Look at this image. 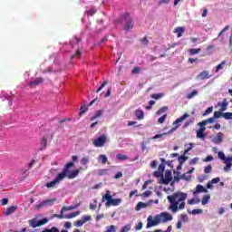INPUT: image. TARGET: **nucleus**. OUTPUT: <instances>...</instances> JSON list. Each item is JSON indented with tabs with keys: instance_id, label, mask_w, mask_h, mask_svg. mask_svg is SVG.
I'll return each mask as SVG.
<instances>
[{
	"instance_id": "obj_62",
	"label": "nucleus",
	"mask_w": 232,
	"mask_h": 232,
	"mask_svg": "<svg viewBox=\"0 0 232 232\" xmlns=\"http://www.w3.org/2000/svg\"><path fill=\"white\" fill-rule=\"evenodd\" d=\"M165 111H168V107H162L158 111V113H165Z\"/></svg>"
},
{
	"instance_id": "obj_60",
	"label": "nucleus",
	"mask_w": 232,
	"mask_h": 232,
	"mask_svg": "<svg viewBox=\"0 0 232 232\" xmlns=\"http://www.w3.org/2000/svg\"><path fill=\"white\" fill-rule=\"evenodd\" d=\"M92 217L90 216H83L82 218V220H83V223L85 224V222H88V220H91Z\"/></svg>"
},
{
	"instance_id": "obj_5",
	"label": "nucleus",
	"mask_w": 232,
	"mask_h": 232,
	"mask_svg": "<svg viewBox=\"0 0 232 232\" xmlns=\"http://www.w3.org/2000/svg\"><path fill=\"white\" fill-rule=\"evenodd\" d=\"M188 117H189V114H188V113L183 114L181 117L178 118L174 121V124H176V127L172 128L169 132H163L161 134H156L154 137H152V139L153 140L160 139L161 137H164L166 135H169V133H171L172 131H175L176 128H179L180 126V124H179V123L182 122L183 121H186V119H188Z\"/></svg>"
},
{
	"instance_id": "obj_35",
	"label": "nucleus",
	"mask_w": 232,
	"mask_h": 232,
	"mask_svg": "<svg viewBox=\"0 0 232 232\" xmlns=\"http://www.w3.org/2000/svg\"><path fill=\"white\" fill-rule=\"evenodd\" d=\"M99 159L102 160V164H106V162H108V157L104 154H101Z\"/></svg>"
},
{
	"instance_id": "obj_64",
	"label": "nucleus",
	"mask_w": 232,
	"mask_h": 232,
	"mask_svg": "<svg viewBox=\"0 0 232 232\" xmlns=\"http://www.w3.org/2000/svg\"><path fill=\"white\" fill-rule=\"evenodd\" d=\"M151 195V190H146L144 193H143V196L144 197H150Z\"/></svg>"
},
{
	"instance_id": "obj_8",
	"label": "nucleus",
	"mask_w": 232,
	"mask_h": 232,
	"mask_svg": "<svg viewBox=\"0 0 232 232\" xmlns=\"http://www.w3.org/2000/svg\"><path fill=\"white\" fill-rule=\"evenodd\" d=\"M147 221H148L146 226L147 229H149V227H153L160 224V219L157 215L154 217V219L152 216H149V218H147Z\"/></svg>"
},
{
	"instance_id": "obj_57",
	"label": "nucleus",
	"mask_w": 232,
	"mask_h": 232,
	"mask_svg": "<svg viewBox=\"0 0 232 232\" xmlns=\"http://www.w3.org/2000/svg\"><path fill=\"white\" fill-rule=\"evenodd\" d=\"M82 166H86V164H88V162H89V160H88V158L87 157H83L82 159Z\"/></svg>"
},
{
	"instance_id": "obj_38",
	"label": "nucleus",
	"mask_w": 232,
	"mask_h": 232,
	"mask_svg": "<svg viewBox=\"0 0 232 232\" xmlns=\"http://www.w3.org/2000/svg\"><path fill=\"white\" fill-rule=\"evenodd\" d=\"M189 54L190 55H197V53H198L199 52H201L200 48L198 49H189Z\"/></svg>"
},
{
	"instance_id": "obj_54",
	"label": "nucleus",
	"mask_w": 232,
	"mask_h": 232,
	"mask_svg": "<svg viewBox=\"0 0 232 232\" xmlns=\"http://www.w3.org/2000/svg\"><path fill=\"white\" fill-rule=\"evenodd\" d=\"M227 30H229V25L225 26L220 33L218 34V37H220V35H222L224 34V32H227Z\"/></svg>"
},
{
	"instance_id": "obj_21",
	"label": "nucleus",
	"mask_w": 232,
	"mask_h": 232,
	"mask_svg": "<svg viewBox=\"0 0 232 232\" xmlns=\"http://www.w3.org/2000/svg\"><path fill=\"white\" fill-rule=\"evenodd\" d=\"M47 146H48V139H46V137L42 138L39 150L43 151V150H46Z\"/></svg>"
},
{
	"instance_id": "obj_25",
	"label": "nucleus",
	"mask_w": 232,
	"mask_h": 232,
	"mask_svg": "<svg viewBox=\"0 0 232 232\" xmlns=\"http://www.w3.org/2000/svg\"><path fill=\"white\" fill-rule=\"evenodd\" d=\"M194 171L195 168H191V169H189L187 173L181 176V179H183L184 180H191V176H187V174L191 175V173H193Z\"/></svg>"
},
{
	"instance_id": "obj_15",
	"label": "nucleus",
	"mask_w": 232,
	"mask_h": 232,
	"mask_svg": "<svg viewBox=\"0 0 232 232\" xmlns=\"http://www.w3.org/2000/svg\"><path fill=\"white\" fill-rule=\"evenodd\" d=\"M214 144H222V141L224 140V133L218 132L216 137L213 138Z\"/></svg>"
},
{
	"instance_id": "obj_33",
	"label": "nucleus",
	"mask_w": 232,
	"mask_h": 232,
	"mask_svg": "<svg viewBox=\"0 0 232 232\" xmlns=\"http://www.w3.org/2000/svg\"><path fill=\"white\" fill-rule=\"evenodd\" d=\"M198 95V91L194 90L187 95V99H193V97Z\"/></svg>"
},
{
	"instance_id": "obj_48",
	"label": "nucleus",
	"mask_w": 232,
	"mask_h": 232,
	"mask_svg": "<svg viewBox=\"0 0 232 232\" xmlns=\"http://www.w3.org/2000/svg\"><path fill=\"white\" fill-rule=\"evenodd\" d=\"M83 224H84V221L82 219H80L74 223V226H76V227H81Z\"/></svg>"
},
{
	"instance_id": "obj_31",
	"label": "nucleus",
	"mask_w": 232,
	"mask_h": 232,
	"mask_svg": "<svg viewBox=\"0 0 232 232\" xmlns=\"http://www.w3.org/2000/svg\"><path fill=\"white\" fill-rule=\"evenodd\" d=\"M185 155H186V154L181 155V156H179V158H178L179 163L180 165H181V164H184V162H186L187 160H188V157L185 156Z\"/></svg>"
},
{
	"instance_id": "obj_47",
	"label": "nucleus",
	"mask_w": 232,
	"mask_h": 232,
	"mask_svg": "<svg viewBox=\"0 0 232 232\" xmlns=\"http://www.w3.org/2000/svg\"><path fill=\"white\" fill-rule=\"evenodd\" d=\"M166 117H168V114H164L163 116L160 117L158 120L159 124H163L164 121H166Z\"/></svg>"
},
{
	"instance_id": "obj_6",
	"label": "nucleus",
	"mask_w": 232,
	"mask_h": 232,
	"mask_svg": "<svg viewBox=\"0 0 232 232\" xmlns=\"http://www.w3.org/2000/svg\"><path fill=\"white\" fill-rule=\"evenodd\" d=\"M157 217L160 219V224H166V222H171L173 220V216L169 212H161Z\"/></svg>"
},
{
	"instance_id": "obj_1",
	"label": "nucleus",
	"mask_w": 232,
	"mask_h": 232,
	"mask_svg": "<svg viewBox=\"0 0 232 232\" xmlns=\"http://www.w3.org/2000/svg\"><path fill=\"white\" fill-rule=\"evenodd\" d=\"M71 168H73V162H68L63 169L62 172L58 173L56 178L50 182L45 184L46 188H53L55 184H59L61 180H64V179H69L70 180L75 179L77 175H79V169L70 170Z\"/></svg>"
},
{
	"instance_id": "obj_16",
	"label": "nucleus",
	"mask_w": 232,
	"mask_h": 232,
	"mask_svg": "<svg viewBox=\"0 0 232 232\" xmlns=\"http://www.w3.org/2000/svg\"><path fill=\"white\" fill-rule=\"evenodd\" d=\"M198 193H208V188H204L202 185H197L193 195H198Z\"/></svg>"
},
{
	"instance_id": "obj_29",
	"label": "nucleus",
	"mask_w": 232,
	"mask_h": 232,
	"mask_svg": "<svg viewBox=\"0 0 232 232\" xmlns=\"http://www.w3.org/2000/svg\"><path fill=\"white\" fill-rule=\"evenodd\" d=\"M211 198V197L209 195H205L202 199H201V204L202 206H206V204H208L209 202V199Z\"/></svg>"
},
{
	"instance_id": "obj_28",
	"label": "nucleus",
	"mask_w": 232,
	"mask_h": 232,
	"mask_svg": "<svg viewBox=\"0 0 232 232\" xmlns=\"http://www.w3.org/2000/svg\"><path fill=\"white\" fill-rule=\"evenodd\" d=\"M188 206H193L194 204H200V198H191L188 201Z\"/></svg>"
},
{
	"instance_id": "obj_51",
	"label": "nucleus",
	"mask_w": 232,
	"mask_h": 232,
	"mask_svg": "<svg viewBox=\"0 0 232 232\" xmlns=\"http://www.w3.org/2000/svg\"><path fill=\"white\" fill-rule=\"evenodd\" d=\"M140 67H134L133 70L131 71V73H133L134 75L137 73L140 72Z\"/></svg>"
},
{
	"instance_id": "obj_42",
	"label": "nucleus",
	"mask_w": 232,
	"mask_h": 232,
	"mask_svg": "<svg viewBox=\"0 0 232 232\" xmlns=\"http://www.w3.org/2000/svg\"><path fill=\"white\" fill-rule=\"evenodd\" d=\"M101 115H102V111H98L95 115H93L92 118H91V121H95V119H99V117H101Z\"/></svg>"
},
{
	"instance_id": "obj_27",
	"label": "nucleus",
	"mask_w": 232,
	"mask_h": 232,
	"mask_svg": "<svg viewBox=\"0 0 232 232\" xmlns=\"http://www.w3.org/2000/svg\"><path fill=\"white\" fill-rule=\"evenodd\" d=\"M227 104L228 102L227 99H224L221 104L218 103V105L221 106L220 111H226V110H227Z\"/></svg>"
},
{
	"instance_id": "obj_26",
	"label": "nucleus",
	"mask_w": 232,
	"mask_h": 232,
	"mask_svg": "<svg viewBox=\"0 0 232 232\" xmlns=\"http://www.w3.org/2000/svg\"><path fill=\"white\" fill-rule=\"evenodd\" d=\"M144 208H148V203L140 201V202H138V204L136 206V211H140Z\"/></svg>"
},
{
	"instance_id": "obj_13",
	"label": "nucleus",
	"mask_w": 232,
	"mask_h": 232,
	"mask_svg": "<svg viewBox=\"0 0 232 232\" xmlns=\"http://www.w3.org/2000/svg\"><path fill=\"white\" fill-rule=\"evenodd\" d=\"M15 211H17V206H12L4 209V215L5 217H10V215H13Z\"/></svg>"
},
{
	"instance_id": "obj_44",
	"label": "nucleus",
	"mask_w": 232,
	"mask_h": 232,
	"mask_svg": "<svg viewBox=\"0 0 232 232\" xmlns=\"http://www.w3.org/2000/svg\"><path fill=\"white\" fill-rule=\"evenodd\" d=\"M222 115H224V112H222L221 111L214 112L215 119H220V117H222Z\"/></svg>"
},
{
	"instance_id": "obj_45",
	"label": "nucleus",
	"mask_w": 232,
	"mask_h": 232,
	"mask_svg": "<svg viewBox=\"0 0 232 232\" xmlns=\"http://www.w3.org/2000/svg\"><path fill=\"white\" fill-rule=\"evenodd\" d=\"M209 113H213V107H208L203 113V117H206V115H209Z\"/></svg>"
},
{
	"instance_id": "obj_37",
	"label": "nucleus",
	"mask_w": 232,
	"mask_h": 232,
	"mask_svg": "<svg viewBox=\"0 0 232 232\" xmlns=\"http://www.w3.org/2000/svg\"><path fill=\"white\" fill-rule=\"evenodd\" d=\"M218 159H220L221 160H224V162H225L226 160H227V158H226V154H224L223 151H219V152L218 153Z\"/></svg>"
},
{
	"instance_id": "obj_61",
	"label": "nucleus",
	"mask_w": 232,
	"mask_h": 232,
	"mask_svg": "<svg viewBox=\"0 0 232 232\" xmlns=\"http://www.w3.org/2000/svg\"><path fill=\"white\" fill-rule=\"evenodd\" d=\"M136 231H140L142 229V222L138 223V225L135 227Z\"/></svg>"
},
{
	"instance_id": "obj_41",
	"label": "nucleus",
	"mask_w": 232,
	"mask_h": 232,
	"mask_svg": "<svg viewBox=\"0 0 232 232\" xmlns=\"http://www.w3.org/2000/svg\"><path fill=\"white\" fill-rule=\"evenodd\" d=\"M213 171V167L211 165H208L207 167L204 168V173H211Z\"/></svg>"
},
{
	"instance_id": "obj_53",
	"label": "nucleus",
	"mask_w": 232,
	"mask_h": 232,
	"mask_svg": "<svg viewBox=\"0 0 232 232\" xmlns=\"http://www.w3.org/2000/svg\"><path fill=\"white\" fill-rule=\"evenodd\" d=\"M143 46H148L150 41L148 40V38L145 36L143 39L140 40Z\"/></svg>"
},
{
	"instance_id": "obj_34",
	"label": "nucleus",
	"mask_w": 232,
	"mask_h": 232,
	"mask_svg": "<svg viewBox=\"0 0 232 232\" xmlns=\"http://www.w3.org/2000/svg\"><path fill=\"white\" fill-rule=\"evenodd\" d=\"M116 159H118V160H128L130 158L123 154H117Z\"/></svg>"
},
{
	"instance_id": "obj_30",
	"label": "nucleus",
	"mask_w": 232,
	"mask_h": 232,
	"mask_svg": "<svg viewBox=\"0 0 232 232\" xmlns=\"http://www.w3.org/2000/svg\"><path fill=\"white\" fill-rule=\"evenodd\" d=\"M174 32L175 34H178V37H182V34H184V27H177Z\"/></svg>"
},
{
	"instance_id": "obj_52",
	"label": "nucleus",
	"mask_w": 232,
	"mask_h": 232,
	"mask_svg": "<svg viewBox=\"0 0 232 232\" xmlns=\"http://www.w3.org/2000/svg\"><path fill=\"white\" fill-rule=\"evenodd\" d=\"M153 104H155V101L150 100L149 102V106L145 107L147 110H151V108H153Z\"/></svg>"
},
{
	"instance_id": "obj_36",
	"label": "nucleus",
	"mask_w": 232,
	"mask_h": 232,
	"mask_svg": "<svg viewBox=\"0 0 232 232\" xmlns=\"http://www.w3.org/2000/svg\"><path fill=\"white\" fill-rule=\"evenodd\" d=\"M162 97H164V93L151 94V99H155V101H159V99H162Z\"/></svg>"
},
{
	"instance_id": "obj_22",
	"label": "nucleus",
	"mask_w": 232,
	"mask_h": 232,
	"mask_svg": "<svg viewBox=\"0 0 232 232\" xmlns=\"http://www.w3.org/2000/svg\"><path fill=\"white\" fill-rule=\"evenodd\" d=\"M213 122H215V118L212 117V118H208L201 122H198V126H204L206 127L208 124H213Z\"/></svg>"
},
{
	"instance_id": "obj_19",
	"label": "nucleus",
	"mask_w": 232,
	"mask_h": 232,
	"mask_svg": "<svg viewBox=\"0 0 232 232\" xmlns=\"http://www.w3.org/2000/svg\"><path fill=\"white\" fill-rule=\"evenodd\" d=\"M226 166L224 167V171H229V169H231L232 167V157H227V159L226 160V161H224Z\"/></svg>"
},
{
	"instance_id": "obj_4",
	"label": "nucleus",
	"mask_w": 232,
	"mask_h": 232,
	"mask_svg": "<svg viewBox=\"0 0 232 232\" xmlns=\"http://www.w3.org/2000/svg\"><path fill=\"white\" fill-rule=\"evenodd\" d=\"M111 191L107 190L105 195L102 196V201L104 202L105 200H107V202L105 203V206L107 208H110V206H120L122 202V198H111Z\"/></svg>"
},
{
	"instance_id": "obj_20",
	"label": "nucleus",
	"mask_w": 232,
	"mask_h": 232,
	"mask_svg": "<svg viewBox=\"0 0 232 232\" xmlns=\"http://www.w3.org/2000/svg\"><path fill=\"white\" fill-rule=\"evenodd\" d=\"M166 169V166L164 165V163L160 164L158 170L154 173L155 177H160V175L162 176V173H164V170Z\"/></svg>"
},
{
	"instance_id": "obj_7",
	"label": "nucleus",
	"mask_w": 232,
	"mask_h": 232,
	"mask_svg": "<svg viewBox=\"0 0 232 232\" xmlns=\"http://www.w3.org/2000/svg\"><path fill=\"white\" fill-rule=\"evenodd\" d=\"M44 224H48V218H44L39 221H37L35 218L29 220V226L30 227H33V229H35V227H40V226H44Z\"/></svg>"
},
{
	"instance_id": "obj_9",
	"label": "nucleus",
	"mask_w": 232,
	"mask_h": 232,
	"mask_svg": "<svg viewBox=\"0 0 232 232\" xmlns=\"http://www.w3.org/2000/svg\"><path fill=\"white\" fill-rule=\"evenodd\" d=\"M107 140H108V137H106V135L103 134V135L100 136L98 139L94 140L92 141V144L96 148H102V146H104V144H106Z\"/></svg>"
},
{
	"instance_id": "obj_63",
	"label": "nucleus",
	"mask_w": 232,
	"mask_h": 232,
	"mask_svg": "<svg viewBox=\"0 0 232 232\" xmlns=\"http://www.w3.org/2000/svg\"><path fill=\"white\" fill-rule=\"evenodd\" d=\"M122 177V172H117L114 176V179H121Z\"/></svg>"
},
{
	"instance_id": "obj_3",
	"label": "nucleus",
	"mask_w": 232,
	"mask_h": 232,
	"mask_svg": "<svg viewBox=\"0 0 232 232\" xmlns=\"http://www.w3.org/2000/svg\"><path fill=\"white\" fill-rule=\"evenodd\" d=\"M77 208H79V205H74V206L71 205L70 207L64 206L61 209V214L60 215L53 214L52 218H67V219L75 218V217H79V215H81V212L76 211L64 216V211H72V209H77Z\"/></svg>"
},
{
	"instance_id": "obj_11",
	"label": "nucleus",
	"mask_w": 232,
	"mask_h": 232,
	"mask_svg": "<svg viewBox=\"0 0 232 232\" xmlns=\"http://www.w3.org/2000/svg\"><path fill=\"white\" fill-rule=\"evenodd\" d=\"M124 18L127 19V24H125L123 30H125V32H130V30H131V28H133V20L131 18H130V14L126 13L124 14Z\"/></svg>"
},
{
	"instance_id": "obj_58",
	"label": "nucleus",
	"mask_w": 232,
	"mask_h": 232,
	"mask_svg": "<svg viewBox=\"0 0 232 232\" xmlns=\"http://www.w3.org/2000/svg\"><path fill=\"white\" fill-rule=\"evenodd\" d=\"M82 53L81 50H76L75 53L72 56V59H73V57H81Z\"/></svg>"
},
{
	"instance_id": "obj_40",
	"label": "nucleus",
	"mask_w": 232,
	"mask_h": 232,
	"mask_svg": "<svg viewBox=\"0 0 232 232\" xmlns=\"http://www.w3.org/2000/svg\"><path fill=\"white\" fill-rule=\"evenodd\" d=\"M227 63V61L221 62V63L218 64L216 67V72H218L219 70H222L224 65Z\"/></svg>"
},
{
	"instance_id": "obj_39",
	"label": "nucleus",
	"mask_w": 232,
	"mask_h": 232,
	"mask_svg": "<svg viewBox=\"0 0 232 232\" xmlns=\"http://www.w3.org/2000/svg\"><path fill=\"white\" fill-rule=\"evenodd\" d=\"M180 221L181 222H188L189 218H188V214H181L180 215Z\"/></svg>"
},
{
	"instance_id": "obj_59",
	"label": "nucleus",
	"mask_w": 232,
	"mask_h": 232,
	"mask_svg": "<svg viewBox=\"0 0 232 232\" xmlns=\"http://www.w3.org/2000/svg\"><path fill=\"white\" fill-rule=\"evenodd\" d=\"M218 182H220V178H214L210 180L212 184H218Z\"/></svg>"
},
{
	"instance_id": "obj_12",
	"label": "nucleus",
	"mask_w": 232,
	"mask_h": 232,
	"mask_svg": "<svg viewBox=\"0 0 232 232\" xmlns=\"http://www.w3.org/2000/svg\"><path fill=\"white\" fill-rule=\"evenodd\" d=\"M55 198H53L42 201L41 203L36 205V209H41V208H48L50 206H53V202H55Z\"/></svg>"
},
{
	"instance_id": "obj_32",
	"label": "nucleus",
	"mask_w": 232,
	"mask_h": 232,
	"mask_svg": "<svg viewBox=\"0 0 232 232\" xmlns=\"http://www.w3.org/2000/svg\"><path fill=\"white\" fill-rule=\"evenodd\" d=\"M222 117H224L226 121H232V112H224Z\"/></svg>"
},
{
	"instance_id": "obj_46",
	"label": "nucleus",
	"mask_w": 232,
	"mask_h": 232,
	"mask_svg": "<svg viewBox=\"0 0 232 232\" xmlns=\"http://www.w3.org/2000/svg\"><path fill=\"white\" fill-rule=\"evenodd\" d=\"M198 160H200L198 158H194V159H192V160L188 162V164H189L190 166H195V164H197V163L198 162Z\"/></svg>"
},
{
	"instance_id": "obj_55",
	"label": "nucleus",
	"mask_w": 232,
	"mask_h": 232,
	"mask_svg": "<svg viewBox=\"0 0 232 232\" xmlns=\"http://www.w3.org/2000/svg\"><path fill=\"white\" fill-rule=\"evenodd\" d=\"M97 13V10L95 8H91L89 11H88V14L89 15H95V14Z\"/></svg>"
},
{
	"instance_id": "obj_2",
	"label": "nucleus",
	"mask_w": 232,
	"mask_h": 232,
	"mask_svg": "<svg viewBox=\"0 0 232 232\" xmlns=\"http://www.w3.org/2000/svg\"><path fill=\"white\" fill-rule=\"evenodd\" d=\"M186 198H188V193L182 191H178L168 196L167 200L170 204L169 209L172 213H177V211L184 209L186 208Z\"/></svg>"
},
{
	"instance_id": "obj_56",
	"label": "nucleus",
	"mask_w": 232,
	"mask_h": 232,
	"mask_svg": "<svg viewBox=\"0 0 232 232\" xmlns=\"http://www.w3.org/2000/svg\"><path fill=\"white\" fill-rule=\"evenodd\" d=\"M86 111H88V108H84V106L80 108V115L86 113Z\"/></svg>"
},
{
	"instance_id": "obj_14",
	"label": "nucleus",
	"mask_w": 232,
	"mask_h": 232,
	"mask_svg": "<svg viewBox=\"0 0 232 232\" xmlns=\"http://www.w3.org/2000/svg\"><path fill=\"white\" fill-rule=\"evenodd\" d=\"M206 127L200 126L199 130H197V138L204 140L206 139Z\"/></svg>"
},
{
	"instance_id": "obj_43",
	"label": "nucleus",
	"mask_w": 232,
	"mask_h": 232,
	"mask_svg": "<svg viewBox=\"0 0 232 232\" xmlns=\"http://www.w3.org/2000/svg\"><path fill=\"white\" fill-rule=\"evenodd\" d=\"M107 232H117V227H115L114 225H111L107 227Z\"/></svg>"
},
{
	"instance_id": "obj_23",
	"label": "nucleus",
	"mask_w": 232,
	"mask_h": 232,
	"mask_svg": "<svg viewBox=\"0 0 232 232\" xmlns=\"http://www.w3.org/2000/svg\"><path fill=\"white\" fill-rule=\"evenodd\" d=\"M3 98L9 101V106H12V94L8 95V93L2 92L0 94V99H3Z\"/></svg>"
},
{
	"instance_id": "obj_49",
	"label": "nucleus",
	"mask_w": 232,
	"mask_h": 232,
	"mask_svg": "<svg viewBox=\"0 0 232 232\" xmlns=\"http://www.w3.org/2000/svg\"><path fill=\"white\" fill-rule=\"evenodd\" d=\"M106 84H108V81H104L102 85L98 88V90L96 91V93H99V92H101L102 90V88H104V86H106Z\"/></svg>"
},
{
	"instance_id": "obj_17",
	"label": "nucleus",
	"mask_w": 232,
	"mask_h": 232,
	"mask_svg": "<svg viewBox=\"0 0 232 232\" xmlns=\"http://www.w3.org/2000/svg\"><path fill=\"white\" fill-rule=\"evenodd\" d=\"M44 79L42 77H38L36 78L34 81H31L28 85L31 86V87H34V86H37L39 84H43L44 82Z\"/></svg>"
},
{
	"instance_id": "obj_18",
	"label": "nucleus",
	"mask_w": 232,
	"mask_h": 232,
	"mask_svg": "<svg viewBox=\"0 0 232 232\" xmlns=\"http://www.w3.org/2000/svg\"><path fill=\"white\" fill-rule=\"evenodd\" d=\"M209 71H203L199 74H198L197 79L204 81L205 79H209Z\"/></svg>"
},
{
	"instance_id": "obj_50",
	"label": "nucleus",
	"mask_w": 232,
	"mask_h": 232,
	"mask_svg": "<svg viewBox=\"0 0 232 232\" xmlns=\"http://www.w3.org/2000/svg\"><path fill=\"white\" fill-rule=\"evenodd\" d=\"M201 213H203V210L200 208L192 210V215H201Z\"/></svg>"
},
{
	"instance_id": "obj_24",
	"label": "nucleus",
	"mask_w": 232,
	"mask_h": 232,
	"mask_svg": "<svg viewBox=\"0 0 232 232\" xmlns=\"http://www.w3.org/2000/svg\"><path fill=\"white\" fill-rule=\"evenodd\" d=\"M135 116L138 121H142V119H144V111L140 109H137L135 111Z\"/></svg>"
},
{
	"instance_id": "obj_10",
	"label": "nucleus",
	"mask_w": 232,
	"mask_h": 232,
	"mask_svg": "<svg viewBox=\"0 0 232 232\" xmlns=\"http://www.w3.org/2000/svg\"><path fill=\"white\" fill-rule=\"evenodd\" d=\"M170 180H173V174H171L170 170H167L165 172V178L163 175H161L160 184H164L165 186H168V184H169Z\"/></svg>"
}]
</instances>
